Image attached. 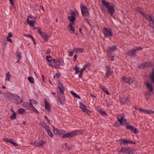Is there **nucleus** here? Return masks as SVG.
I'll list each match as a JSON object with an SVG mask.
<instances>
[{
    "label": "nucleus",
    "mask_w": 154,
    "mask_h": 154,
    "mask_svg": "<svg viewBox=\"0 0 154 154\" xmlns=\"http://www.w3.org/2000/svg\"><path fill=\"white\" fill-rule=\"evenodd\" d=\"M60 86L57 87V89L59 88L60 91H57V93L58 94L57 96L58 97L57 99V103L59 105H63V101L65 100V97L64 96V91L65 89L62 83H59Z\"/></svg>",
    "instance_id": "nucleus-1"
},
{
    "label": "nucleus",
    "mask_w": 154,
    "mask_h": 154,
    "mask_svg": "<svg viewBox=\"0 0 154 154\" xmlns=\"http://www.w3.org/2000/svg\"><path fill=\"white\" fill-rule=\"evenodd\" d=\"M52 63H49V65L53 68H58L59 65L63 66L64 65L63 60L61 59H57L56 60L55 59H52Z\"/></svg>",
    "instance_id": "nucleus-2"
},
{
    "label": "nucleus",
    "mask_w": 154,
    "mask_h": 154,
    "mask_svg": "<svg viewBox=\"0 0 154 154\" xmlns=\"http://www.w3.org/2000/svg\"><path fill=\"white\" fill-rule=\"evenodd\" d=\"M102 3L108 9V12L111 15H112L114 14L115 11L114 7L112 6H110L109 3L105 0H102Z\"/></svg>",
    "instance_id": "nucleus-3"
},
{
    "label": "nucleus",
    "mask_w": 154,
    "mask_h": 154,
    "mask_svg": "<svg viewBox=\"0 0 154 154\" xmlns=\"http://www.w3.org/2000/svg\"><path fill=\"white\" fill-rule=\"evenodd\" d=\"M80 8L82 14L83 16L85 17L89 15V12L88 9L87 8L84 6L83 4H81Z\"/></svg>",
    "instance_id": "nucleus-4"
},
{
    "label": "nucleus",
    "mask_w": 154,
    "mask_h": 154,
    "mask_svg": "<svg viewBox=\"0 0 154 154\" xmlns=\"http://www.w3.org/2000/svg\"><path fill=\"white\" fill-rule=\"evenodd\" d=\"M11 97L14 101V102L17 104H21L23 102L22 99L19 96L14 94H12Z\"/></svg>",
    "instance_id": "nucleus-5"
},
{
    "label": "nucleus",
    "mask_w": 154,
    "mask_h": 154,
    "mask_svg": "<svg viewBox=\"0 0 154 154\" xmlns=\"http://www.w3.org/2000/svg\"><path fill=\"white\" fill-rule=\"evenodd\" d=\"M83 131L81 130H76L67 133L68 137L71 138L75 135H79L83 133Z\"/></svg>",
    "instance_id": "nucleus-6"
},
{
    "label": "nucleus",
    "mask_w": 154,
    "mask_h": 154,
    "mask_svg": "<svg viewBox=\"0 0 154 154\" xmlns=\"http://www.w3.org/2000/svg\"><path fill=\"white\" fill-rule=\"evenodd\" d=\"M124 115L123 114H119L117 116V121H119L121 125H122L124 123V124L127 123V119H124Z\"/></svg>",
    "instance_id": "nucleus-7"
},
{
    "label": "nucleus",
    "mask_w": 154,
    "mask_h": 154,
    "mask_svg": "<svg viewBox=\"0 0 154 154\" xmlns=\"http://www.w3.org/2000/svg\"><path fill=\"white\" fill-rule=\"evenodd\" d=\"M104 29L103 34L105 37L112 36L113 35L112 31L110 29H107L105 27H104Z\"/></svg>",
    "instance_id": "nucleus-8"
},
{
    "label": "nucleus",
    "mask_w": 154,
    "mask_h": 154,
    "mask_svg": "<svg viewBox=\"0 0 154 154\" xmlns=\"http://www.w3.org/2000/svg\"><path fill=\"white\" fill-rule=\"evenodd\" d=\"M79 106L80 108L83 112H86L88 115H90L91 112L87 108L86 106L82 102H79Z\"/></svg>",
    "instance_id": "nucleus-9"
},
{
    "label": "nucleus",
    "mask_w": 154,
    "mask_h": 154,
    "mask_svg": "<svg viewBox=\"0 0 154 154\" xmlns=\"http://www.w3.org/2000/svg\"><path fill=\"white\" fill-rule=\"evenodd\" d=\"M42 127L45 129L47 133L51 137H53V135L49 129V126L46 124L43 123L42 124Z\"/></svg>",
    "instance_id": "nucleus-10"
},
{
    "label": "nucleus",
    "mask_w": 154,
    "mask_h": 154,
    "mask_svg": "<svg viewBox=\"0 0 154 154\" xmlns=\"http://www.w3.org/2000/svg\"><path fill=\"white\" fill-rule=\"evenodd\" d=\"M54 133L59 135H63L65 133V131L63 130H59L55 127L54 126H52Z\"/></svg>",
    "instance_id": "nucleus-11"
},
{
    "label": "nucleus",
    "mask_w": 154,
    "mask_h": 154,
    "mask_svg": "<svg viewBox=\"0 0 154 154\" xmlns=\"http://www.w3.org/2000/svg\"><path fill=\"white\" fill-rule=\"evenodd\" d=\"M122 81H123L125 83L131 84L132 83L134 80L130 77L127 78L125 76H123L122 78Z\"/></svg>",
    "instance_id": "nucleus-12"
},
{
    "label": "nucleus",
    "mask_w": 154,
    "mask_h": 154,
    "mask_svg": "<svg viewBox=\"0 0 154 154\" xmlns=\"http://www.w3.org/2000/svg\"><path fill=\"white\" fill-rule=\"evenodd\" d=\"M120 142V144L121 145L123 144V145H127L129 143H131L133 144H135L136 143L135 142H133L131 141L128 140L126 139H123L118 140Z\"/></svg>",
    "instance_id": "nucleus-13"
},
{
    "label": "nucleus",
    "mask_w": 154,
    "mask_h": 154,
    "mask_svg": "<svg viewBox=\"0 0 154 154\" xmlns=\"http://www.w3.org/2000/svg\"><path fill=\"white\" fill-rule=\"evenodd\" d=\"M126 54L130 57H134L137 56L136 51L134 49H133L131 50L128 51Z\"/></svg>",
    "instance_id": "nucleus-14"
},
{
    "label": "nucleus",
    "mask_w": 154,
    "mask_h": 154,
    "mask_svg": "<svg viewBox=\"0 0 154 154\" xmlns=\"http://www.w3.org/2000/svg\"><path fill=\"white\" fill-rule=\"evenodd\" d=\"M109 48L107 50V55L110 56L111 54H112V52L116 50L117 49V47L115 45H113L112 47H109Z\"/></svg>",
    "instance_id": "nucleus-15"
},
{
    "label": "nucleus",
    "mask_w": 154,
    "mask_h": 154,
    "mask_svg": "<svg viewBox=\"0 0 154 154\" xmlns=\"http://www.w3.org/2000/svg\"><path fill=\"white\" fill-rule=\"evenodd\" d=\"M106 78H107L109 77V76L112 75V72L111 71V68L109 66H106Z\"/></svg>",
    "instance_id": "nucleus-16"
},
{
    "label": "nucleus",
    "mask_w": 154,
    "mask_h": 154,
    "mask_svg": "<svg viewBox=\"0 0 154 154\" xmlns=\"http://www.w3.org/2000/svg\"><path fill=\"white\" fill-rule=\"evenodd\" d=\"M45 142L43 140H41L39 142H35V146L39 147H42V146L45 143Z\"/></svg>",
    "instance_id": "nucleus-17"
},
{
    "label": "nucleus",
    "mask_w": 154,
    "mask_h": 154,
    "mask_svg": "<svg viewBox=\"0 0 154 154\" xmlns=\"http://www.w3.org/2000/svg\"><path fill=\"white\" fill-rule=\"evenodd\" d=\"M126 128L128 129L131 130L132 132L135 134H137L138 132L137 129L132 125H128L127 126Z\"/></svg>",
    "instance_id": "nucleus-18"
},
{
    "label": "nucleus",
    "mask_w": 154,
    "mask_h": 154,
    "mask_svg": "<svg viewBox=\"0 0 154 154\" xmlns=\"http://www.w3.org/2000/svg\"><path fill=\"white\" fill-rule=\"evenodd\" d=\"M143 15L144 17V18L146 20H149V21H151L152 20V16L146 14L145 13Z\"/></svg>",
    "instance_id": "nucleus-19"
},
{
    "label": "nucleus",
    "mask_w": 154,
    "mask_h": 154,
    "mask_svg": "<svg viewBox=\"0 0 154 154\" xmlns=\"http://www.w3.org/2000/svg\"><path fill=\"white\" fill-rule=\"evenodd\" d=\"M45 109H47L48 111L49 112L50 109V106L46 99H45Z\"/></svg>",
    "instance_id": "nucleus-20"
},
{
    "label": "nucleus",
    "mask_w": 154,
    "mask_h": 154,
    "mask_svg": "<svg viewBox=\"0 0 154 154\" xmlns=\"http://www.w3.org/2000/svg\"><path fill=\"white\" fill-rule=\"evenodd\" d=\"M32 101V100L31 99L29 100V101L30 102V103L29 104V106L30 107L32 108V111H33L34 112H36L38 114L39 113V112L33 106L32 104L31 103V101Z\"/></svg>",
    "instance_id": "nucleus-21"
},
{
    "label": "nucleus",
    "mask_w": 154,
    "mask_h": 154,
    "mask_svg": "<svg viewBox=\"0 0 154 154\" xmlns=\"http://www.w3.org/2000/svg\"><path fill=\"white\" fill-rule=\"evenodd\" d=\"M146 86L148 88V90L151 92H153V88L151 83L147 82L146 84Z\"/></svg>",
    "instance_id": "nucleus-22"
},
{
    "label": "nucleus",
    "mask_w": 154,
    "mask_h": 154,
    "mask_svg": "<svg viewBox=\"0 0 154 154\" xmlns=\"http://www.w3.org/2000/svg\"><path fill=\"white\" fill-rule=\"evenodd\" d=\"M68 27L70 28L69 30L71 33H74L75 30V29L73 27L70 23L68 25Z\"/></svg>",
    "instance_id": "nucleus-23"
},
{
    "label": "nucleus",
    "mask_w": 154,
    "mask_h": 154,
    "mask_svg": "<svg viewBox=\"0 0 154 154\" xmlns=\"http://www.w3.org/2000/svg\"><path fill=\"white\" fill-rule=\"evenodd\" d=\"M128 102V100L126 97L124 98H122L121 100V103L123 105L127 103Z\"/></svg>",
    "instance_id": "nucleus-24"
},
{
    "label": "nucleus",
    "mask_w": 154,
    "mask_h": 154,
    "mask_svg": "<svg viewBox=\"0 0 154 154\" xmlns=\"http://www.w3.org/2000/svg\"><path fill=\"white\" fill-rule=\"evenodd\" d=\"M27 23L29 24L31 26L33 27L35 25V22L34 20H29V19H27Z\"/></svg>",
    "instance_id": "nucleus-25"
},
{
    "label": "nucleus",
    "mask_w": 154,
    "mask_h": 154,
    "mask_svg": "<svg viewBox=\"0 0 154 154\" xmlns=\"http://www.w3.org/2000/svg\"><path fill=\"white\" fill-rule=\"evenodd\" d=\"M132 152V149L131 148L127 147L126 148L125 153L126 154H130Z\"/></svg>",
    "instance_id": "nucleus-26"
},
{
    "label": "nucleus",
    "mask_w": 154,
    "mask_h": 154,
    "mask_svg": "<svg viewBox=\"0 0 154 154\" xmlns=\"http://www.w3.org/2000/svg\"><path fill=\"white\" fill-rule=\"evenodd\" d=\"M41 37L44 39V40L46 41H48V36L45 33L43 32V34L41 35Z\"/></svg>",
    "instance_id": "nucleus-27"
},
{
    "label": "nucleus",
    "mask_w": 154,
    "mask_h": 154,
    "mask_svg": "<svg viewBox=\"0 0 154 154\" xmlns=\"http://www.w3.org/2000/svg\"><path fill=\"white\" fill-rule=\"evenodd\" d=\"M11 77V75L10 74V73L9 72H8L7 73H6L5 75V80L6 81H9L10 78Z\"/></svg>",
    "instance_id": "nucleus-28"
},
{
    "label": "nucleus",
    "mask_w": 154,
    "mask_h": 154,
    "mask_svg": "<svg viewBox=\"0 0 154 154\" xmlns=\"http://www.w3.org/2000/svg\"><path fill=\"white\" fill-rule=\"evenodd\" d=\"M136 11H137L138 12L141 14L142 15L144 14V13L143 12V8L139 7L137 8L136 9Z\"/></svg>",
    "instance_id": "nucleus-29"
},
{
    "label": "nucleus",
    "mask_w": 154,
    "mask_h": 154,
    "mask_svg": "<svg viewBox=\"0 0 154 154\" xmlns=\"http://www.w3.org/2000/svg\"><path fill=\"white\" fill-rule=\"evenodd\" d=\"M148 65L149 63L147 62H146L144 63H142L139 65V67L143 68L148 66Z\"/></svg>",
    "instance_id": "nucleus-30"
},
{
    "label": "nucleus",
    "mask_w": 154,
    "mask_h": 154,
    "mask_svg": "<svg viewBox=\"0 0 154 154\" xmlns=\"http://www.w3.org/2000/svg\"><path fill=\"white\" fill-rule=\"evenodd\" d=\"M16 56L18 58V60L17 62H18L20 61V60L21 58V53L19 51H17L16 52Z\"/></svg>",
    "instance_id": "nucleus-31"
},
{
    "label": "nucleus",
    "mask_w": 154,
    "mask_h": 154,
    "mask_svg": "<svg viewBox=\"0 0 154 154\" xmlns=\"http://www.w3.org/2000/svg\"><path fill=\"white\" fill-rule=\"evenodd\" d=\"M68 20L72 22L75 21L76 19L75 17L69 16L68 17Z\"/></svg>",
    "instance_id": "nucleus-32"
},
{
    "label": "nucleus",
    "mask_w": 154,
    "mask_h": 154,
    "mask_svg": "<svg viewBox=\"0 0 154 154\" xmlns=\"http://www.w3.org/2000/svg\"><path fill=\"white\" fill-rule=\"evenodd\" d=\"M70 92V93L74 97H75L78 98L79 99L80 98V97L73 91H71Z\"/></svg>",
    "instance_id": "nucleus-33"
},
{
    "label": "nucleus",
    "mask_w": 154,
    "mask_h": 154,
    "mask_svg": "<svg viewBox=\"0 0 154 154\" xmlns=\"http://www.w3.org/2000/svg\"><path fill=\"white\" fill-rule=\"evenodd\" d=\"M151 21V23H149V25L151 27L154 28V17H152V20Z\"/></svg>",
    "instance_id": "nucleus-34"
},
{
    "label": "nucleus",
    "mask_w": 154,
    "mask_h": 154,
    "mask_svg": "<svg viewBox=\"0 0 154 154\" xmlns=\"http://www.w3.org/2000/svg\"><path fill=\"white\" fill-rule=\"evenodd\" d=\"M27 79L32 84L34 83V79L31 76L29 77Z\"/></svg>",
    "instance_id": "nucleus-35"
},
{
    "label": "nucleus",
    "mask_w": 154,
    "mask_h": 154,
    "mask_svg": "<svg viewBox=\"0 0 154 154\" xmlns=\"http://www.w3.org/2000/svg\"><path fill=\"white\" fill-rule=\"evenodd\" d=\"M26 110L24 109L23 108H19V109L17 111L18 114H23V112H25Z\"/></svg>",
    "instance_id": "nucleus-36"
},
{
    "label": "nucleus",
    "mask_w": 154,
    "mask_h": 154,
    "mask_svg": "<svg viewBox=\"0 0 154 154\" xmlns=\"http://www.w3.org/2000/svg\"><path fill=\"white\" fill-rule=\"evenodd\" d=\"M126 148V147H122L120 150L118 151L119 152L125 153Z\"/></svg>",
    "instance_id": "nucleus-37"
},
{
    "label": "nucleus",
    "mask_w": 154,
    "mask_h": 154,
    "mask_svg": "<svg viewBox=\"0 0 154 154\" xmlns=\"http://www.w3.org/2000/svg\"><path fill=\"white\" fill-rule=\"evenodd\" d=\"M10 143L12 144L13 145L15 146H18L17 144L12 139L10 138Z\"/></svg>",
    "instance_id": "nucleus-38"
},
{
    "label": "nucleus",
    "mask_w": 154,
    "mask_h": 154,
    "mask_svg": "<svg viewBox=\"0 0 154 154\" xmlns=\"http://www.w3.org/2000/svg\"><path fill=\"white\" fill-rule=\"evenodd\" d=\"M17 114L15 112L13 113L12 115L10 116V118L11 119H16Z\"/></svg>",
    "instance_id": "nucleus-39"
},
{
    "label": "nucleus",
    "mask_w": 154,
    "mask_h": 154,
    "mask_svg": "<svg viewBox=\"0 0 154 154\" xmlns=\"http://www.w3.org/2000/svg\"><path fill=\"white\" fill-rule=\"evenodd\" d=\"M137 109L139 110V111L143 112L144 113H146L147 114L148 110H146V109H143L140 108H137Z\"/></svg>",
    "instance_id": "nucleus-40"
},
{
    "label": "nucleus",
    "mask_w": 154,
    "mask_h": 154,
    "mask_svg": "<svg viewBox=\"0 0 154 154\" xmlns=\"http://www.w3.org/2000/svg\"><path fill=\"white\" fill-rule=\"evenodd\" d=\"M51 58V57L50 55L48 56H46V59L48 61V62H51L53 61L52 59H50Z\"/></svg>",
    "instance_id": "nucleus-41"
},
{
    "label": "nucleus",
    "mask_w": 154,
    "mask_h": 154,
    "mask_svg": "<svg viewBox=\"0 0 154 154\" xmlns=\"http://www.w3.org/2000/svg\"><path fill=\"white\" fill-rule=\"evenodd\" d=\"M74 69L75 71V74H78V73L79 72L80 70L79 69V68L78 67H77L76 66H75L74 67Z\"/></svg>",
    "instance_id": "nucleus-42"
},
{
    "label": "nucleus",
    "mask_w": 154,
    "mask_h": 154,
    "mask_svg": "<svg viewBox=\"0 0 154 154\" xmlns=\"http://www.w3.org/2000/svg\"><path fill=\"white\" fill-rule=\"evenodd\" d=\"M100 88L101 89L104 91V92H105V91H106L107 90L106 87L102 85H100Z\"/></svg>",
    "instance_id": "nucleus-43"
},
{
    "label": "nucleus",
    "mask_w": 154,
    "mask_h": 154,
    "mask_svg": "<svg viewBox=\"0 0 154 154\" xmlns=\"http://www.w3.org/2000/svg\"><path fill=\"white\" fill-rule=\"evenodd\" d=\"M84 50V49L82 48H77L76 49V52L77 53L78 52H82Z\"/></svg>",
    "instance_id": "nucleus-44"
},
{
    "label": "nucleus",
    "mask_w": 154,
    "mask_h": 154,
    "mask_svg": "<svg viewBox=\"0 0 154 154\" xmlns=\"http://www.w3.org/2000/svg\"><path fill=\"white\" fill-rule=\"evenodd\" d=\"M60 77V74L59 73H56V74L54 76V77L55 78L59 79Z\"/></svg>",
    "instance_id": "nucleus-45"
},
{
    "label": "nucleus",
    "mask_w": 154,
    "mask_h": 154,
    "mask_svg": "<svg viewBox=\"0 0 154 154\" xmlns=\"http://www.w3.org/2000/svg\"><path fill=\"white\" fill-rule=\"evenodd\" d=\"M151 79L152 81V82L154 84V71L153 72H152V74L151 75Z\"/></svg>",
    "instance_id": "nucleus-46"
},
{
    "label": "nucleus",
    "mask_w": 154,
    "mask_h": 154,
    "mask_svg": "<svg viewBox=\"0 0 154 154\" xmlns=\"http://www.w3.org/2000/svg\"><path fill=\"white\" fill-rule=\"evenodd\" d=\"M143 48H142L141 47H136L135 49H134L136 51H141V50L143 49Z\"/></svg>",
    "instance_id": "nucleus-47"
},
{
    "label": "nucleus",
    "mask_w": 154,
    "mask_h": 154,
    "mask_svg": "<svg viewBox=\"0 0 154 154\" xmlns=\"http://www.w3.org/2000/svg\"><path fill=\"white\" fill-rule=\"evenodd\" d=\"M100 113L103 116L107 115V114L104 111H103V110L100 111Z\"/></svg>",
    "instance_id": "nucleus-48"
},
{
    "label": "nucleus",
    "mask_w": 154,
    "mask_h": 154,
    "mask_svg": "<svg viewBox=\"0 0 154 154\" xmlns=\"http://www.w3.org/2000/svg\"><path fill=\"white\" fill-rule=\"evenodd\" d=\"M147 114H153L154 113V111L152 110H147Z\"/></svg>",
    "instance_id": "nucleus-49"
},
{
    "label": "nucleus",
    "mask_w": 154,
    "mask_h": 154,
    "mask_svg": "<svg viewBox=\"0 0 154 154\" xmlns=\"http://www.w3.org/2000/svg\"><path fill=\"white\" fill-rule=\"evenodd\" d=\"M112 54H111L110 56H109L108 55H107V56L109 57H110V60L111 61H113L114 60V56H112Z\"/></svg>",
    "instance_id": "nucleus-50"
},
{
    "label": "nucleus",
    "mask_w": 154,
    "mask_h": 154,
    "mask_svg": "<svg viewBox=\"0 0 154 154\" xmlns=\"http://www.w3.org/2000/svg\"><path fill=\"white\" fill-rule=\"evenodd\" d=\"M67 134V133H64L63 134V135L62 136V138H66L68 137V135Z\"/></svg>",
    "instance_id": "nucleus-51"
},
{
    "label": "nucleus",
    "mask_w": 154,
    "mask_h": 154,
    "mask_svg": "<svg viewBox=\"0 0 154 154\" xmlns=\"http://www.w3.org/2000/svg\"><path fill=\"white\" fill-rule=\"evenodd\" d=\"M24 35L26 36L28 38H32L33 37L32 35H30V34H26V35Z\"/></svg>",
    "instance_id": "nucleus-52"
},
{
    "label": "nucleus",
    "mask_w": 154,
    "mask_h": 154,
    "mask_svg": "<svg viewBox=\"0 0 154 154\" xmlns=\"http://www.w3.org/2000/svg\"><path fill=\"white\" fill-rule=\"evenodd\" d=\"M7 40L8 42H10L11 43L12 42V41L11 39L9 37H7Z\"/></svg>",
    "instance_id": "nucleus-53"
},
{
    "label": "nucleus",
    "mask_w": 154,
    "mask_h": 154,
    "mask_svg": "<svg viewBox=\"0 0 154 154\" xmlns=\"http://www.w3.org/2000/svg\"><path fill=\"white\" fill-rule=\"evenodd\" d=\"M4 141L7 143H8V142L10 143V139H8L5 138L4 139Z\"/></svg>",
    "instance_id": "nucleus-54"
},
{
    "label": "nucleus",
    "mask_w": 154,
    "mask_h": 154,
    "mask_svg": "<svg viewBox=\"0 0 154 154\" xmlns=\"http://www.w3.org/2000/svg\"><path fill=\"white\" fill-rule=\"evenodd\" d=\"M69 56L71 57L73 56V52L69 51Z\"/></svg>",
    "instance_id": "nucleus-55"
},
{
    "label": "nucleus",
    "mask_w": 154,
    "mask_h": 154,
    "mask_svg": "<svg viewBox=\"0 0 154 154\" xmlns=\"http://www.w3.org/2000/svg\"><path fill=\"white\" fill-rule=\"evenodd\" d=\"M51 51L50 49H48L47 50V51L46 53H45V54H50L51 53Z\"/></svg>",
    "instance_id": "nucleus-56"
},
{
    "label": "nucleus",
    "mask_w": 154,
    "mask_h": 154,
    "mask_svg": "<svg viewBox=\"0 0 154 154\" xmlns=\"http://www.w3.org/2000/svg\"><path fill=\"white\" fill-rule=\"evenodd\" d=\"M71 16L75 17V13L74 11H71Z\"/></svg>",
    "instance_id": "nucleus-57"
},
{
    "label": "nucleus",
    "mask_w": 154,
    "mask_h": 154,
    "mask_svg": "<svg viewBox=\"0 0 154 154\" xmlns=\"http://www.w3.org/2000/svg\"><path fill=\"white\" fill-rule=\"evenodd\" d=\"M9 37H11L12 36V34L11 33L9 32L8 33Z\"/></svg>",
    "instance_id": "nucleus-58"
},
{
    "label": "nucleus",
    "mask_w": 154,
    "mask_h": 154,
    "mask_svg": "<svg viewBox=\"0 0 154 154\" xmlns=\"http://www.w3.org/2000/svg\"><path fill=\"white\" fill-rule=\"evenodd\" d=\"M29 17L31 19H33L34 18V17L32 15H29L27 19H29Z\"/></svg>",
    "instance_id": "nucleus-59"
},
{
    "label": "nucleus",
    "mask_w": 154,
    "mask_h": 154,
    "mask_svg": "<svg viewBox=\"0 0 154 154\" xmlns=\"http://www.w3.org/2000/svg\"><path fill=\"white\" fill-rule=\"evenodd\" d=\"M85 66L86 67H89L90 66V63H87L85 64Z\"/></svg>",
    "instance_id": "nucleus-60"
},
{
    "label": "nucleus",
    "mask_w": 154,
    "mask_h": 154,
    "mask_svg": "<svg viewBox=\"0 0 154 154\" xmlns=\"http://www.w3.org/2000/svg\"><path fill=\"white\" fill-rule=\"evenodd\" d=\"M77 57V56L76 54H75L74 57V61H75L76 60Z\"/></svg>",
    "instance_id": "nucleus-61"
},
{
    "label": "nucleus",
    "mask_w": 154,
    "mask_h": 154,
    "mask_svg": "<svg viewBox=\"0 0 154 154\" xmlns=\"http://www.w3.org/2000/svg\"><path fill=\"white\" fill-rule=\"evenodd\" d=\"M80 72V74L79 75V78H81L82 77V72Z\"/></svg>",
    "instance_id": "nucleus-62"
},
{
    "label": "nucleus",
    "mask_w": 154,
    "mask_h": 154,
    "mask_svg": "<svg viewBox=\"0 0 154 154\" xmlns=\"http://www.w3.org/2000/svg\"><path fill=\"white\" fill-rule=\"evenodd\" d=\"M104 92L107 95H109L110 94V93L107 90L106 91H105Z\"/></svg>",
    "instance_id": "nucleus-63"
},
{
    "label": "nucleus",
    "mask_w": 154,
    "mask_h": 154,
    "mask_svg": "<svg viewBox=\"0 0 154 154\" xmlns=\"http://www.w3.org/2000/svg\"><path fill=\"white\" fill-rule=\"evenodd\" d=\"M44 117L47 120L48 122V123H49L50 122V121L48 119V118L46 116H44Z\"/></svg>",
    "instance_id": "nucleus-64"
}]
</instances>
